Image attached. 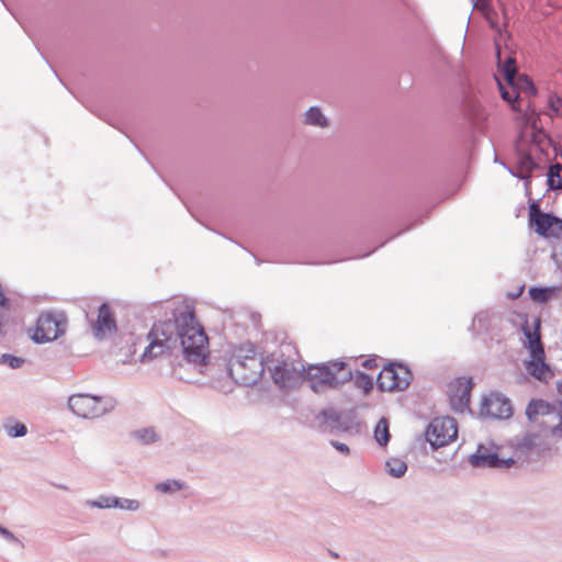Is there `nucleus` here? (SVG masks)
<instances>
[{
  "instance_id": "obj_1",
  "label": "nucleus",
  "mask_w": 562,
  "mask_h": 562,
  "mask_svg": "<svg viewBox=\"0 0 562 562\" xmlns=\"http://www.w3.org/2000/svg\"><path fill=\"white\" fill-rule=\"evenodd\" d=\"M162 358L160 366L167 361L172 374L184 382H199L202 376L218 379V358L213 353H158Z\"/></svg>"
},
{
  "instance_id": "obj_2",
  "label": "nucleus",
  "mask_w": 562,
  "mask_h": 562,
  "mask_svg": "<svg viewBox=\"0 0 562 562\" xmlns=\"http://www.w3.org/2000/svg\"><path fill=\"white\" fill-rule=\"evenodd\" d=\"M265 371V353H232L229 359H218V379L227 375L240 385L249 386L257 383Z\"/></svg>"
},
{
  "instance_id": "obj_3",
  "label": "nucleus",
  "mask_w": 562,
  "mask_h": 562,
  "mask_svg": "<svg viewBox=\"0 0 562 562\" xmlns=\"http://www.w3.org/2000/svg\"><path fill=\"white\" fill-rule=\"evenodd\" d=\"M266 371L280 389H291L304 379L306 367L300 353H267Z\"/></svg>"
},
{
  "instance_id": "obj_4",
  "label": "nucleus",
  "mask_w": 562,
  "mask_h": 562,
  "mask_svg": "<svg viewBox=\"0 0 562 562\" xmlns=\"http://www.w3.org/2000/svg\"><path fill=\"white\" fill-rule=\"evenodd\" d=\"M514 85L517 87V93L521 95V103L526 100L522 136L530 137L532 146L543 150L544 146L549 143V137L542 127L539 126V113L536 112V109L531 106L529 101V98L536 94V88L530 78L526 75H520L517 78L515 75Z\"/></svg>"
},
{
  "instance_id": "obj_5",
  "label": "nucleus",
  "mask_w": 562,
  "mask_h": 562,
  "mask_svg": "<svg viewBox=\"0 0 562 562\" xmlns=\"http://www.w3.org/2000/svg\"><path fill=\"white\" fill-rule=\"evenodd\" d=\"M117 406L112 395L76 393L68 397V409L79 418L94 420L111 414Z\"/></svg>"
},
{
  "instance_id": "obj_6",
  "label": "nucleus",
  "mask_w": 562,
  "mask_h": 562,
  "mask_svg": "<svg viewBox=\"0 0 562 562\" xmlns=\"http://www.w3.org/2000/svg\"><path fill=\"white\" fill-rule=\"evenodd\" d=\"M175 318L182 327L179 331L182 351H203L209 346V338L204 329L195 323L192 307L183 305L177 308Z\"/></svg>"
},
{
  "instance_id": "obj_7",
  "label": "nucleus",
  "mask_w": 562,
  "mask_h": 562,
  "mask_svg": "<svg viewBox=\"0 0 562 562\" xmlns=\"http://www.w3.org/2000/svg\"><path fill=\"white\" fill-rule=\"evenodd\" d=\"M162 358L158 353H103V363L111 371L132 374L158 367Z\"/></svg>"
},
{
  "instance_id": "obj_8",
  "label": "nucleus",
  "mask_w": 562,
  "mask_h": 562,
  "mask_svg": "<svg viewBox=\"0 0 562 562\" xmlns=\"http://www.w3.org/2000/svg\"><path fill=\"white\" fill-rule=\"evenodd\" d=\"M68 318L63 312H43L30 330L31 338L38 344L58 339L66 333Z\"/></svg>"
},
{
  "instance_id": "obj_9",
  "label": "nucleus",
  "mask_w": 562,
  "mask_h": 562,
  "mask_svg": "<svg viewBox=\"0 0 562 562\" xmlns=\"http://www.w3.org/2000/svg\"><path fill=\"white\" fill-rule=\"evenodd\" d=\"M305 375L313 382L312 387L316 390V383L324 386L336 387L351 379V371L342 361H334L318 366H311L306 369Z\"/></svg>"
},
{
  "instance_id": "obj_10",
  "label": "nucleus",
  "mask_w": 562,
  "mask_h": 562,
  "mask_svg": "<svg viewBox=\"0 0 562 562\" xmlns=\"http://www.w3.org/2000/svg\"><path fill=\"white\" fill-rule=\"evenodd\" d=\"M497 59L503 74L505 85L498 81L502 98L512 104L514 110H521V95L517 93V87L514 85V76L516 75V60L512 56H506L503 60V53L496 44Z\"/></svg>"
},
{
  "instance_id": "obj_11",
  "label": "nucleus",
  "mask_w": 562,
  "mask_h": 562,
  "mask_svg": "<svg viewBox=\"0 0 562 562\" xmlns=\"http://www.w3.org/2000/svg\"><path fill=\"white\" fill-rule=\"evenodd\" d=\"M457 435V422L449 416L432 419L426 430V439L435 450L453 441Z\"/></svg>"
},
{
  "instance_id": "obj_12",
  "label": "nucleus",
  "mask_w": 562,
  "mask_h": 562,
  "mask_svg": "<svg viewBox=\"0 0 562 562\" xmlns=\"http://www.w3.org/2000/svg\"><path fill=\"white\" fill-rule=\"evenodd\" d=\"M529 224L543 238H562V220L542 212L535 203L529 207Z\"/></svg>"
},
{
  "instance_id": "obj_13",
  "label": "nucleus",
  "mask_w": 562,
  "mask_h": 562,
  "mask_svg": "<svg viewBox=\"0 0 562 562\" xmlns=\"http://www.w3.org/2000/svg\"><path fill=\"white\" fill-rule=\"evenodd\" d=\"M176 321L171 319L160 321L153 325L148 333L149 345L145 351H149L155 348L161 349V351L172 350L178 342L179 333L176 330Z\"/></svg>"
},
{
  "instance_id": "obj_14",
  "label": "nucleus",
  "mask_w": 562,
  "mask_h": 562,
  "mask_svg": "<svg viewBox=\"0 0 562 562\" xmlns=\"http://www.w3.org/2000/svg\"><path fill=\"white\" fill-rule=\"evenodd\" d=\"M412 374L402 364H389L378 375L376 382L381 391H402L411 383Z\"/></svg>"
},
{
  "instance_id": "obj_15",
  "label": "nucleus",
  "mask_w": 562,
  "mask_h": 562,
  "mask_svg": "<svg viewBox=\"0 0 562 562\" xmlns=\"http://www.w3.org/2000/svg\"><path fill=\"white\" fill-rule=\"evenodd\" d=\"M521 360L520 370L533 379L547 383L554 376L553 367L547 361L546 353H526Z\"/></svg>"
},
{
  "instance_id": "obj_16",
  "label": "nucleus",
  "mask_w": 562,
  "mask_h": 562,
  "mask_svg": "<svg viewBox=\"0 0 562 562\" xmlns=\"http://www.w3.org/2000/svg\"><path fill=\"white\" fill-rule=\"evenodd\" d=\"M474 468H508L514 461L501 459L493 445H479L475 453L469 457Z\"/></svg>"
},
{
  "instance_id": "obj_17",
  "label": "nucleus",
  "mask_w": 562,
  "mask_h": 562,
  "mask_svg": "<svg viewBox=\"0 0 562 562\" xmlns=\"http://www.w3.org/2000/svg\"><path fill=\"white\" fill-rule=\"evenodd\" d=\"M513 414L508 398L501 394H490L483 398L480 415L493 419L509 418Z\"/></svg>"
},
{
  "instance_id": "obj_18",
  "label": "nucleus",
  "mask_w": 562,
  "mask_h": 562,
  "mask_svg": "<svg viewBox=\"0 0 562 562\" xmlns=\"http://www.w3.org/2000/svg\"><path fill=\"white\" fill-rule=\"evenodd\" d=\"M473 386L471 378H459L451 386V405L458 412L469 407L470 393Z\"/></svg>"
},
{
  "instance_id": "obj_19",
  "label": "nucleus",
  "mask_w": 562,
  "mask_h": 562,
  "mask_svg": "<svg viewBox=\"0 0 562 562\" xmlns=\"http://www.w3.org/2000/svg\"><path fill=\"white\" fill-rule=\"evenodd\" d=\"M94 335L103 338L106 335L113 334L116 330V322L113 312L109 304L103 303L98 311V317L93 323Z\"/></svg>"
},
{
  "instance_id": "obj_20",
  "label": "nucleus",
  "mask_w": 562,
  "mask_h": 562,
  "mask_svg": "<svg viewBox=\"0 0 562 562\" xmlns=\"http://www.w3.org/2000/svg\"><path fill=\"white\" fill-rule=\"evenodd\" d=\"M524 346L528 351H544L540 337V318L536 317L531 323L526 321L521 327Z\"/></svg>"
},
{
  "instance_id": "obj_21",
  "label": "nucleus",
  "mask_w": 562,
  "mask_h": 562,
  "mask_svg": "<svg viewBox=\"0 0 562 562\" xmlns=\"http://www.w3.org/2000/svg\"><path fill=\"white\" fill-rule=\"evenodd\" d=\"M473 8L477 10L487 21L491 29L501 32L498 24V14L492 7L490 0H472Z\"/></svg>"
},
{
  "instance_id": "obj_22",
  "label": "nucleus",
  "mask_w": 562,
  "mask_h": 562,
  "mask_svg": "<svg viewBox=\"0 0 562 562\" xmlns=\"http://www.w3.org/2000/svg\"><path fill=\"white\" fill-rule=\"evenodd\" d=\"M555 409L543 400H532L526 409V415L529 420L535 422L539 416H549L554 413Z\"/></svg>"
},
{
  "instance_id": "obj_23",
  "label": "nucleus",
  "mask_w": 562,
  "mask_h": 562,
  "mask_svg": "<svg viewBox=\"0 0 562 562\" xmlns=\"http://www.w3.org/2000/svg\"><path fill=\"white\" fill-rule=\"evenodd\" d=\"M561 292L560 286L530 288L529 296L536 303H547L555 299Z\"/></svg>"
},
{
  "instance_id": "obj_24",
  "label": "nucleus",
  "mask_w": 562,
  "mask_h": 562,
  "mask_svg": "<svg viewBox=\"0 0 562 562\" xmlns=\"http://www.w3.org/2000/svg\"><path fill=\"white\" fill-rule=\"evenodd\" d=\"M133 437L142 445H153L161 439L160 434L155 427H145L133 432Z\"/></svg>"
},
{
  "instance_id": "obj_25",
  "label": "nucleus",
  "mask_w": 562,
  "mask_h": 562,
  "mask_svg": "<svg viewBox=\"0 0 562 562\" xmlns=\"http://www.w3.org/2000/svg\"><path fill=\"white\" fill-rule=\"evenodd\" d=\"M115 495L100 494L93 499L85 501L83 505L87 508L93 509H112L114 508Z\"/></svg>"
},
{
  "instance_id": "obj_26",
  "label": "nucleus",
  "mask_w": 562,
  "mask_h": 562,
  "mask_svg": "<svg viewBox=\"0 0 562 562\" xmlns=\"http://www.w3.org/2000/svg\"><path fill=\"white\" fill-rule=\"evenodd\" d=\"M374 438L380 446L384 447L387 445L390 440V431L389 420L385 417H382L375 425Z\"/></svg>"
},
{
  "instance_id": "obj_27",
  "label": "nucleus",
  "mask_w": 562,
  "mask_h": 562,
  "mask_svg": "<svg viewBox=\"0 0 562 562\" xmlns=\"http://www.w3.org/2000/svg\"><path fill=\"white\" fill-rule=\"evenodd\" d=\"M536 167V162L530 155H521L517 162V173L522 179H528L531 176L532 170Z\"/></svg>"
},
{
  "instance_id": "obj_28",
  "label": "nucleus",
  "mask_w": 562,
  "mask_h": 562,
  "mask_svg": "<svg viewBox=\"0 0 562 562\" xmlns=\"http://www.w3.org/2000/svg\"><path fill=\"white\" fill-rule=\"evenodd\" d=\"M3 429L11 438L23 437L27 434V428L23 423L9 419L4 422Z\"/></svg>"
},
{
  "instance_id": "obj_29",
  "label": "nucleus",
  "mask_w": 562,
  "mask_h": 562,
  "mask_svg": "<svg viewBox=\"0 0 562 562\" xmlns=\"http://www.w3.org/2000/svg\"><path fill=\"white\" fill-rule=\"evenodd\" d=\"M318 418L322 419V425H325V429H331L340 422V413L334 408H326L319 413Z\"/></svg>"
},
{
  "instance_id": "obj_30",
  "label": "nucleus",
  "mask_w": 562,
  "mask_h": 562,
  "mask_svg": "<svg viewBox=\"0 0 562 562\" xmlns=\"http://www.w3.org/2000/svg\"><path fill=\"white\" fill-rule=\"evenodd\" d=\"M114 508L123 512L136 513L142 508V503L135 498L115 496Z\"/></svg>"
},
{
  "instance_id": "obj_31",
  "label": "nucleus",
  "mask_w": 562,
  "mask_h": 562,
  "mask_svg": "<svg viewBox=\"0 0 562 562\" xmlns=\"http://www.w3.org/2000/svg\"><path fill=\"white\" fill-rule=\"evenodd\" d=\"M387 472L394 477H402L407 471L405 461L398 458H392L386 462Z\"/></svg>"
},
{
  "instance_id": "obj_32",
  "label": "nucleus",
  "mask_w": 562,
  "mask_h": 562,
  "mask_svg": "<svg viewBox=\"0 0 562 562\" xmlns=\"http://www.w3.org/2000/svg\"><path fill=\"white\" fill-rule=\"evenodd\" d=\"M305 122L310 125H317V126H326L327 120L322 113V111L312 106L305 114Z\"/></svg>"
},
{
  "instance_id": "obj_33",
  "label": "nucleus",
  "mask_w": 562,
  "mask_h": 562,
  "mask_svg": "<svg viewBox=\"0 0 562 562\" xmlns=\"http://www.w3.org/2000/svg\"><path fill=\"white\" fill-rule=\"evenodd\" d=\"M548 183L551 189L562 188V166H551L548 172Z\"/></svg>"
},
{
  "instance_id": "obj_34",
  "label": "nucleus",
  "mask_w": 562,
  "mask_h": 562,
  "mask_svg": "<svg viewBox=\"0 0 562 562\" xmlns=\"http://www.w3.org/2000/svg\"><path fill=\"white\" fill-rule=\"evenodd\" d=\"M183 487V483L177 480H167L156 484V490L164 494H173Z\"/></svg>"
},
{
  "instance_id": "obj_35",
  "label": "nucleus",
  "mask_w": 562,
  "mask_h": 562,
  "mask_svg": "<svg viewBox=\"0 0 562 562\" xmlns=\"http://www.w3.org/2000/svg\"><path fill=\"white\" fill-rule=\"evenodd\" d=\"M355 384L367 394L373 389V379L368 374L358 373L355 378Z\"/></svg>"
},
{
  "instance_id": "obj_36",
  "label": "nucleus",
  "mask_w": 562,
  "mask_h": 562,
  "mask_svg": "<svg viewBox=\"0 0 562 562\" xmlns=\"http://www.w3.org/2000/svg\"><path fill=\"white\" fill-rule=\"evenodd\" d=\"M25 362H26V360L24 358L16 357L11 353H2V356L0 358L1 364L9 366L12 369L20 368Z\"/></svg>"
},
{
  "instance_id": "obj_37",
  "label": "nucleus",
  "mask_w": 562,
  "mask_h": 562,
  "mask_svg": "<svg viewBox=\"0 0 562 562\" xmlns=\"http://www.w3.org/2000/svg\"><path fill=\"white\" fill-rule=\"evenodd\" d=\"M548 105L551 116H562V99L557 94L549 97Z\"/></svg>"
},
{
  "instance_id": "obj_38",
  "label": "nucleus",
  "mask_w": 562,
  "mask_h": 562,
  "mask_svg": "<svg viewBox=\"0 0 562 562\" xmlns=\"http://www.w3.org/2000/svg\"><path fill=\"white\" fill-rule=\"evenodd\" d=\"M13 310V303L11 299L7 295L5 289L0 282V311L4 313H9Z\"/></svg>"
},
{
  "instance_id": "obj_39",
  "label": "nucleus",
  "mask_w": 562,
  "mask_h": 562,
  "mask_svg": "<svg viewBox=\"0 0 562 562\" xmlns=\"http://www.w3.org/2000/svg\"><path fill=\"white\" fill-rule=\"evenodd\" d=\"M557 415L559 416V423L552 427V436L557 440H562V403L560 404V408L557 411Z\"/></svg>"
},
{
  "instance_id": "obj_40",
  "label": "nucleus",
  "mask_w": 562,
  "mask_h": 562,
  "mask_svg": "<svg viewBox=\"0 0 562 562\" xmlns=\"http://www.w3.org/2000/svg\"><path fill=\"white\" fill-rule=\"evenodd\" d=\"M0 535L9 542L19 544L20 540L4 526L0 524Z\"/></svg>"
},
{
  "instance_id": "obj_41",
  "label": "nucleus",
  "mask_w": 562,
  "mask_h": 562,
  "mask_svg": "<svg viewBox=\"0 0 562 562\" xmlns=\"http://www.w3.org/2000/svg\"><path fill=\"white\" fill-rule=\"evenodd\" d=\"M331 446L339 452L344 453V454H349V447L344 443V442H339V441H331Z\"/></svg>"
},
{
  "instance_id": "obj_42",
  "label": "nucleus",
  "mask_w": 562,
  "mask_h": 562,
  "mask_svg": "<svg viewBox=\"0 0 562 562\" xmlns=\"http://www.w3.org/2000/svg\"><path fill=\"white\" fill-rule=\"evenodd\" d=\"M557 389H558L559 393L562 395V380L558 381Z\"/></svg>"
},
{
  "instance_id": "obj_43",
  "label": "nucleus",
  "mask_w": 562,
  "mask_h": 562,
  "mask_svg": "<svg viewBox=\"0 0 562 562\" xmlns=\"http://www.w3.org/2000/svg\"><path fill=\"white\" fill-rule=\"evenodd\" d=\"M159 557H164V558H166V557H168V552H167V551H161V552L159 553Z\"/></svg>"
},
{
  "instance_id": "obj_44",
  "label": "nucleus",
  "mask_w": 562,
  "mask_h": 562,
  "mask_svg": "<svg viewBox=\"0 0 562 562\" xmlns=\"http://www.w3.org/2000/svg\"><path fill=\"white\" fill-rule=\"evenodd\" d=\"M58 488L65 490V491L68 490V487L66 485H58Z\"/></svg>"
}]
</instances>
